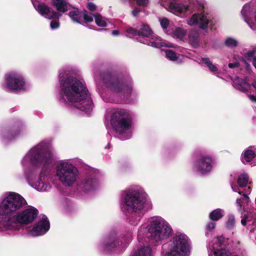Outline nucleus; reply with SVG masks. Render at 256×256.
<instances>
[{
    "label": "nucleus",
    "instance_id": "11",
    "mask_svg": "<svg viewBox=\"0 0 256 256\" xmlns=\"http://www.w3.org/2000/svg\"><path fill=\"white\" fill-rule=\"evenodd\" d=\"M130 241V238L125 242V240H121V244H119V239L116 236H112L106 238L103 244L101 246L102 250L106 252H120V247L125 248Z\"/></svg>",
    "mask_w": 256,
    "mask_h": 256
},
{
    "label": "nucleus",
    "instance_id": "7",
    "mask_svg": "<svg viewBox=\"0 0 256 256\" xmlns=\"http://www.w3.org/2000/svg\"><path fill=\"white\" fill-rule=\"evenodd\" d=\"M56 176L64 186H70L78 179V170L72 162L68 160L60 162L56 166Z\"/></svg>",
    "mask_w": 256,
    "mask_h": 256
},
{
    "label": "nucleus",
    "instance_id": "37",
    "mask_svg": "<svg viewBox=\"0 0 256 256\" xmlns=\"http://www.w3.org/2000/svg\"><path fill=\"white\" fill-rule=\"evenodd\" d=\"M82 20L86 22H90L93 21V16L90 14H88L86 10H83Z\"/></svg>",
    "mask_w": 256,
    "mask_h": 256
},
{
    "label": "nucleus",
    "instance_id": "13",
    "mask_svg": "<svg viewBox=\"0 0 256 256\" xmlns=\"http://www.w3.org/2000/svg\"><path fill=\"white\" fill-rule=\"evenodd\" d=\"M210 21V18L208 14L204 10L194 13L189 18L187 24L190 26L197 25L202 29L206 30L208 28Z\"/></svg>",
    "mask_w": 256,
    "mask_h": 256
},
{
    "label": "nucleus",
    "instance_id": "6",
    "mask_svg": "<svg viewBox=\"0 0 256 256\" xmlns=\"http://www.w3.org/2000/svg\"><path fill=\"white\" fill-rule=\"evenodd\" d=\"M132 120V114L127 110L116 108L113 110L111 112L110 124L119 134H126L124 138H128L130 136Z\"/></svg>",
    "mask_w": 256,
    "mask_h": 256
},
{
    "label": "nucleus",
    "instance_id": "24",
    "mask_svg": "<svg viewBox=\"0 0 256 256\" xmlns=\"http://www.w3.org/2000/svg\"><path fill=\"white\" fill-rule=\"evenodd\" d=\"M68 0H52L53 6L59 12H64L68 10L70 5L67 2Z\"/></svg>",
    "mask_w": 256,
    "mask_h": 256
},
{
    "label": "nucleus",
    "instance_id": "21",
    "mask_svg": "<svg viewBox=\"0 0 256 256\" xmlns=\"http://www.w3.org/2000/svg\"><path fill=\"white\" fill-rule=\"evenodd\" d=\"M233 86L242 92H246L250 88L246 78L242 79L237 76L233 80Z\"/></svg>",
    "mask_w": 256,
    "mask_h": 256
},
{
    "label": "nucleus",
    "instance_id": "15",
    "mask_svg": "<svg viewBox=\"0 0 256 256\" xmlns=\"http://www.w3.org/2000/svg\"><path fill=\"white\" fill-rule=\"evenodd\" d=\"M35 10L42 16L48 20L58 18L61 14L54 10L44 3H39L32 0Z\"/></svg>",
    "mask_w": 256,
    "mask_h": 256
},
{
    "label": "nucleus",
    "instance_id": "35",
    "mask_svg": "<svg viewBox=\"0 0 256 256\" xmlns=\"http://www.w3.org/2000/svg\"><path fill=\"white\" fill-rule=\"evenodd\" d=\"M126 32L130 36H140V30H136V28H131V27H128L126 29Z\"/></svg>",
    "mask_w": 256,
    "mask_h": 256
},
{
    "label": "nucleus",
    "instance_id": "28",
    "mask_svg": "<svg viewBox=\"0 0 256 256\" xmlns=\"http://www.w3.org/2000/svg\"><path fill=\"white\" fill-rule=\"evenodd\" d=\"M83 10L80 11L77 8H74L69 13V16L74 22L80 23L82 20Z\"/></svg>",
    "mask_w": 256,
    "mask_h": 256
},
{
    "label": "nucleus",
    "instance_id": "10",
    "mask_svg": "<svg viewBox=\"0 0 256 256\" xmlns=\"http://www.w3.org/2000/svg\"><path fill=\"white\" fill-rule=\"evenodd\" d=\"M140 32V36L146 38L144 40L141 41V42L154 48L166 46L165 43L162 42L160 38L153 34L152 31L148 25L143 24Z\"/></svg>",
    "mask_w": 256,
    "mask_h": 256
},
{
    "label": "nucleus",
    "instance_id": "48",
    "mask_svg": "<svg viewBox=\"0 0 256 256\" xmlns=\"http://www.w3.org/2000/svg\"><path fill=\"white\" fill-rule=\"evenodd\" d=\"M248 97L251 101L256 102V96H254L253 95H248Z\"/></svg>",
    "mask_w": 256,
    "mask_h": 256
},
{
    "label": "nucleus",
    "instance_id": "25",
    "mask_svg": "<svg viewBox=\"0 0 256 256\" xmlns=\"http://www.w3.org/2000/svg\"><path fill=\"white\" fill-rule=\"evenodd\" d=\"M202 64H204L208 70L212 72L214 74H216L218 76V74H220L218 68L216 65L212 64L210 60L208 58H202L200 61Z\"/></svg>",
    "mask_w": 256,
    "mask_h": 256
},
{
    "label": "nucleus",
    "instance_id": "49",
    "mask_svg": "<svg viewBox=\"0 0 256 256\" xmlns=\"http://www.w3.org/2000/svg\"><path fill=\"white\" fill-rule=\"evenodd\" d=\"M112 34L114 36H117L119 34V32L118 30H113L112 32Z\"/></svg>",
    "mask_w": 256,
    "mask_h": 256
},
{
    "label": "nucleus",
    "instance_id": "26",
    "mask_svg": "<svg viewBox=\"0 0 256 256\" xmlns=\"http://www.w3.org/2000/svg\"><path fill=\"white\" fill-rule=\"evenodd\" d=\"M98 182L96 180L88 178L82 182V188L85 191H90L98 188Z\"/></svg>",
    "mask_w": 256,
    "mask_h": 256
},
{
    "label": "nucleus",
    "instance_id": "29",
    "mask_svg": "<svg viewBox=\"0 0 256 256\" xmlns=\"http://www.w3.org/2000/svg\"><path fill=\"white\" fill-rule=\"evenodd\" d=\"M96 24L101 27L106 26L109 23V20L104 17H103L98 13H96L94 15Z\"/></svg>",
    "mask_w": 256,
    "mask_h": 256
},
{
    "label": "nucleus",
    "instance_id": "4",
    "mask_svg": "<svg viewBox=\"0 0 256 256\" xmlns=\"http://www.w3.org/2000/svg\"><path fill=\"white\" fill-rule=\"evenodd\" d=\"M151 201L143 188L136 186L124 191L121 195L120 207L122 210L128 212L140 214L136 222L131 221L132 224H136L144 212L152 208Z\"/></svg>",
    "mask_w": 256,
    "mask_h": 256
},
{
    "label": "nucleus",
    "instance_id": "30",
    "mask_svg": "<svg viewBox=\"0 0 256 256\" xmlns=\"http://www.w3.org/2000/svg\"><path fill=\"white\" fill-rule=\"evenodd\" d=\"M224 215V210L220 208H217L212 210L209 214L210 218L214 221H217L222 218Z\"/></svg>",
    "mask_w": 256,
    "mask_h": 256
},
{
    "label": "nucleus",
    "instance_id": "44",
    "mask_svg": "<svg viewBox=\"0 0 256 256\" xmlns=\"http://www.w3.org/2000/svg\"><path fill=\"white\" fill-rule=\"evenodd\" d=\"M141 10L138 8H135L132 12V14L134 17L138 16V14L140 12Z\"/></svg>",
    "mask_w": 256,
    "mask_h": 256
},
{
    "label": "nucleus",
    "instance_id": "52",
    "mask_svg": "<svg viewBox=\"0 0 256 256\" xmlns=\"http://www.w3.org/2000/svg\"><path fill=\"white\" fill-rule=\"evenodd\" d=\"M146 245H148V244H146Z\"/></svg>",
    "mask_w": 256,
    "mask_h": 256
},
{
    "label": "nucleus",
    "instance_id": "3",
    "mask_svg": "<svg viewBox=\"0 0 256 256\" xmlns=\"http://www.w3.org/2000/svg\"><path fill=\"white\" fill-rule=\"evenodd\" d=\"M59 84L60 89L59 100L61 102L86 113L92 110V100L84 83L62 70L59 74Z\"/></svg>",
    "mask_w": 256,
    "mask_h": 256
},
{
    "label": "nucleus",
    "instance_id": "8",
    "mask_svg": "<svg viewBox=\"0 0 256 256\" xmlns=\"http://www.w3.org/2000/svg\"><path fill=\"white\" fill-rule=\"evenodd\" d=\"M190 250V241L188 236L177 233L168 242L164 256H189Z\"/></svg>",
    "mask_w": 256,
    "mask_h": 256
},
{
    "label": "nucleus",
    "instance_id": "43",
    "mask_svg": "<svg viewBox=\"0 0 256 256\" xmlns=\"http://www.w3.org/2000/svg\"><path fill=\"white\" fill-rule=\"evenodd\" d=\"M216 227V223L214 222H210L206 226V229L208 231L212 230Z\"/></svg>",
    "mask_w": 256,
    "mask_h": 256
},
{
    "label": "nucleus",
    "instance_id": "47",
    "mask_svg": "<svg viewBox=\"0 0 256 256\" xmlns=\"http://www.w3.org/2000/svg\"><path fill=\"white\" fill-rule=\"evenodd\" d=\"M248 216H244V218L242 220L241 223L243 226L246 225L248 220Z\"/></svg>",
    "mask_w": 256,
    "mask_h": 256
},
{
    "label": "nucleus",
    "instance_id": "5",
    "mask_svg": "<svg viewBox=\"0 0 256 256\" xmlns=\"http://www.w3.org/2000/svg\"><path fill=\"white\" fill-rule=\"evenodd\" d=\"M172 228L170 224L160 216L150 218L147 224H143L138 229V240L144 244L148 240L160 242L166 240L171 234Z\"/></svg>",
    "mask_w": 256,
    "mask_h": 256
},
{
    "label": "nucleus",
    "instance_id": "39",
    "mask_svg": "<svg viewBox=\"0 0 256 256\" xmlns=\"http://www.w3.org/2000/svg\"><path fill=\"white\" fill-rule=\"evenodd\" d=\"M235 220L233 216H230L226 222V226L228 228H232L234 225Z\"/></svg>",
    "mask_w": 256,
    "mask_h": 256
},
{
    "label": "nucleus",
    "instance_id": "14",
    "mask_svg": "<svg viewBox=\"0 0 256 256\" xmlns=\"http://www.w3.org/2000/svg\"><path fill=\"white\" fill-rule=\"evenodd\" d=\"M222 236H217L213 239L208 244L209 256H230L229 252L224 248H219L224 242Z\"/></svg>",
    "mask_w": 256,
    "mask_h": 256
},
{
    "label": "nucleus",
    "instance_id": "32",
    "mask_svg": "<svg viewBox=\"0 0 256 256\" xmlns=\"http://www.w3.org/2000/svg\"><path fill=\"white\" fill-rule=\"evenodd\" d=\"M254 156L255 154L254 152L250 149H248L245 150L243 154V162H249L251 161Z\"/></svg>",
    "mask_w": 256,
    "mask_h": 256
},
{
    "label": "nucleus",
    "instance_id": "1",
    "mask_svg": "<svg viewBox=\"0 0 256 256\" xmlns=\"http://www.w3.org/2000/svg\"><path fill=\"white\" fill-rule=\"evenodd\" d=\"M50 143L46 140L42 141L32 148L22 160V164L24 169L26 178L28 184L40 192H46L51 188L50 177L46 170L42 168L37 178H34V174H27V169L30 170L42 164H51L54 160L55 152L50 149Z\"/></svg>",
    "mask_w": 256,
    "mask_h": 256
},
{
    "label": "nucleus",
    "instance_id": "33",
    "mask_svg": "<svg viewBox=\"0 0 256 256\" xmlns=\"http://www.w3.org/2000/svg\"><path fill=\"white\" fill-rule=\"evenodd\" d=\"M186 32L181 28H176L173 30L172 36L174 38L182 40L185 36Z\"/></svg>",
    "mask_w": 256,
    "mask_h": 256
},
{
    "label": "nucleus",
    "instance_id": "19",
    "mask_svg": "<svg viewBox=\"0 0 256 256\" xmlns=\"http://www.w3.org/2000/svg\"><path fill=\"white\" fill-rule=\"evenodd\" d=\"M176 0H170L168 2L166 8L175 15L181 18L185 16L186 12L188 10L189 6L182 4H178Z\"/></svg>",
    "mask_w": 256,
    "mask_h": 256
},
{
    "label": "nucleus",
    "instance_id": "50",
    "mask_svg": "<svg viewBox=\"0 0 256 256\" xmlns=\"http://www.w3.org/2000/svg\"><path fill=\"white\" fill-rule=\"evenodd\" d=\"M252 85L256 90V81L254 82Z\"/></svg>",
    "mask_w": 256,
    "mask_h": 256
},
{
    "label": "nucleus",
    "instance_id": "42",
    "mask_svg": "<svg viewBox=\"0 0 256 256\" xmlns=\"http://www.w3.org/2000/svg\"><path fill=\"white\" fill-rule=\"evenodd\" d=\"M50 28L52 30L58 28L60 26L58 20H52L50 22Z\"/></svg>",
    "mask_w": 256,
    "mask_h": 256
},
{
    "label": "nucleus",
    "instance_id": "51",
    "mask_svg": "<svg viewBox=\"0 0 256 256\" xmlns=\"http://www.w3.org/2000/svg\"><path fill=\"white\" fill-rule=\"evenodd\" d=\"M112 101L114 102H118L119 100H112Z\"/></svg>",
    "mask_w": 256,
    "mask_h": 256
},
{
    "label": "nucleus",
    "instance_id": "22",
    "mask_svg": "<svg viewBox=\"0 0 256 256\" xmlns=\"http://www.w3.org/2000/svg\"><path fill=\"white\" fill-rule=\"evenodd\" d=\"M166 57L169 60L176 64H180L184 62L185 56L179 54H176L172 50H166L164 52Z\"/></svg>",
    "mask_w": 256,
    "mask_h": 256
},
{
    "label": "nucleus",
    "instance_id": "2",
    "mask_svg": "<svg viewBox=\"0 0 256 256\" xmlns=\"http://www.w3.org/2000/svg\"><path fill=\"white\" fill-rule=\"evenodd\" d=\"M26 204L24 198L20 194L8 192L0 199V216L8 218L2 226H6L8 234L18 228L20 224H28L36 218L38 212L34 208L26 209L20 213L18 211Z\"/></svg>",
    "mask_w": 256,
    "mask_h": 256
},
{
    "label": "nucleus",
    "instance_id": "38",
    "mask_svg": "<svg viewBox=\"0 0 256 256\" xmlns=\"http://www.w3.org/2000/svg\"><path fill=\"white\" fill-rule=\"evenodd\" d=\"M158 20L163 29L166 28L170 24L169 20L166 18H159Z\"/></svg>",
    "mask_w": 256,
    "mask_h": 256
},
{
    "label": "nucleus",
    "instance_id": "9",
    "mask_svg": "<svg viewBox=\"0 0 256 256\" xmlns=\"http://www.w3.org/2000/svg\"><path fill=\"white\" fill-rule=\"evenodd\" d=\"M3 87L8 90L18 92L28 90L29 86L21 74L12 72L6 74Z\"/></svg>",
    "mask_w": 256,
    "mask_h": 256
},
{
    "label": "nucleus",
    "instance_id": "16",
    "mask_svg": "<svg viewBox=\"0 0 256 256\" xmlns=\"http://www.w3.org/2000/svg\"><path fill=\"white\" fill-rule=\"evenodd\" d=\"M214 164V160L211 156H202L196 162L194 169L200 174H206L210 172Z\"/></svg>",
    "mask_w": 256,
    "mask_h": 256
},
{
    "label": "nucleus",
    "instance_id": "17",
    "mask_svg": "<svg viewBox=\"0 0 256 256\" xmlns=\"http://www.w3.org/2000/svg\"><path fill=\"white\" fill-rule=\"evenodd\" d=\"M104 82L106 86L110 88L114 94H118V96L121 92L128 94L131 92L132 90L130 86H124L118 80H114L112 78H110L108 81L105 80Z\"/></svg>",
    "mask_w": 256,
    "mask_h": 256
},
{
    "label": "nucleus",
    "instance_id": "27",
    "mask_svg": "<svg viewBox=\"0 0 256 256\" xmlns=\"http://www.w3.org/2000/svg\"><path fill=\"white\" fill-rule=\"evenodd\" d=\"M152 251L150 246H142L134 252L131 256H152Z\"/></svg>",
    "mask_w": 256,
    "mask_h": 256
},
{
    "label": "nucleus",
    "instance_id": "18",
    "mask_svg": "<svg viewBox=\"0 0 256 256\" xmlns=\"http://www.w3.org/2000/svg\"><path fill=\"white\" fill-rule=\"evenodd\" d=\"M50 228V222L46 217L44 216L28 232V234L32 236H41L46 232Z\"/></svg>",
    "mask_w": 256,
    "mask_h": 256
},
{
    "label": "nucleus",
    "instance_id": "12",
    "mask_svg": "<svg viewBox=\"0 0 256 256\" xmlns=\"http://www.w3.org/2000/svg\"><path fill=\"white\" fill-rule=\"evenodd\" d=\"M244 20L252 30L256 29V6L252 3L246 4L241 10Z\"/></svg>",
    "mask_w": 256,
    "mask_h": 256
},
{
    "label": "nucleus",
    "instance_id": "46",
    "mask_svg": "<svg viewBox=\"0 0 256 256\" xmlns=\"http://www.w3.org/2000/svg\"><path fill=\"white\" fill-rule=\"evenodd\" d=\"M4 220H2L0 222V232H6V226H2V224L4 222Z\"/></svg>",
    "mask_w": 256,
    "mask_h": 256
},
{
    "label": "nucleus",
    "instance_id": "45",
    "mask_svg": "<svg viewBox=\"0 0 256 256\" xmlns=\"http://www.w3.org/2000/svg\"><path fill=\"white\" fill-rule=\"evenodd\" d=\"M240 64L238 62H236L233 63H230L228 64V67L230 68H238Z\"/></svg>",
    "mask_w": 256,
    "mask_h": 256
},
{
    "label": "nucleus",
    "instance_id": "20",
    "mask_svg": "<svg viewBox=\"0 0 256 256\" xmlns=\"http://www.w3.org/2000/svg\"><path fill=\"white\" fill-rule=\"evenodd\" d=\"M232 188L233 191L238 192L242 196L237 198L236 200V204L238 206V210H244L246 206H248L250 202V198L247 194H243L242 192L238 190V188L236 186H234L232 184H231Z\"/></svg>",
    "mask_w": 256,
    "mask_h": 256
},
{
    "label": "nucleus",
    "instance_id": "34",
    "mask_svg": "<svg viewBox=\"0 0 256 256\" xmlns=\"http://www.w3.org/2000/svg\"><path fill=\"white\" fill-rule=\"evenodd\" d=\"M248 182V176L246 174H240L238 179V184L240 187H244Z\"/></svg>",
    "mask_w": 256,
    "mask_h": 256
},
{
    "label": "nucleus",
    "instance_id": "36",
    "mask_svg": "<svg viewBox=\"0 0 256 256\" xmlns=\"http://www.w3.org/2000/svg\"><path fill=\"white\" fill-rule=\"evenodd\" d=\"M225 44L230 48H233L238 45V42L234 38H228L225 40Z\"/></svg>",
    "mask_w": 256,
    "mask_h": 256
},
{
    "label": "nucleus",
    "instance_id": "31",
    "mask_svg": "<svg viewBox=\"0 0 256 256\" xmlns=\"http://www.w3.org/2000/svg\"><path fill=\"white\" fill-rule=\"evenodd\" d=\"M199 34L196 30L191 31L189 34V40L194 46H196L198 44Z\"/></svg>",
    "mask_w": 256,
    "mask_h": 256
},
{
    "label": "nucleus",
    "instance_id": "41",
    "mask_svg": "<svg viewBox=\"0 0 256 256\" xmlns=\"http://www.w3.org/2000/svg\"><path fill=\"white\" fill-rule=\"evenodd\" d=\"M87 8L92 12H94L96 10V6L93 2H90L87 4Z\"/></svg>",
    "mask_w": 256,
    "mask_h": 256
},
{
    "label": "nucleus",
    "instance_id": "23",
    "mask_svg": "<svg viewBox=\"0 0 256 256\" xmlns=\"http://www.w3.org/2000/svg\"><path fill=\"white\" fill-rule=\"evenodd\" d=\"M242 61L246 67L250 66L248 62L252 61V64L256 69V50H250L246 52L242 58Z\"/></svg>",
    "mask_w": 256,
    "mask_h": 256
},
{
    "label": "nucleus",
    "instance_id": "40",
    "mask_svg": "<svg viewBox=\"0 0 256 256\" xmlns=\"http://www.w3.org/2000/svg\"><path fill=\"white\" fill-rule=\"evenodd\" d=\"M139 6H146L148 4V0H136Z\"/></svg>",
    "mask_w": 256,
    "mask_h": 256
}]
</instances>
